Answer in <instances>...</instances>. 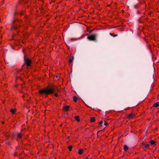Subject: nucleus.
<instances>
[{"instance_id": "obj_1", "label": "nucleus", "mask_w": 159, "mask_h": 159, "mask_svg": "<svg viewBox=\"0 0 159 159\" xmlns=\"http://www.w3.org/2000/svg\"><path fill=\"white\" fill-rule=\"evenodd\" d=\"M58 90L57 87L54 86H51L49 89L45 88L42 90H39V93L41 95L45 94L47 96L49 94L53 93L55 91H58Z\"/></svg>"}, {"instance_id": "obj_2", "label": "nucleus", "mask_w": 159, "mask_h": 159, "mask_svg": "<svg viewBox=\"0 0 159 159\" xmlns=\"http://www.w3.org/2000/svg\"><path fill=\"white\" fill-rule=\"evenodd\" d=\"M97 36V34H93L91 35L88 36L87 39L90 40L96 41V37Z\"/></svg>"}, {"instance_id": "obj_3", "label": "nucleus", "mask_w": 159, "mask_h": 159, "mask_svg": "<svg viewBox=\"0 0 159 159\" xmlns=\"http://www.w3.org/2000/svg\"><path fill=\"white\" fill-rule=\"evenodd\" d=\"M24 61L27 66H30L31 61V60H30L29 59L25 58Z\"/></svg>"}, {"instance_id": "obj_4", "label": "nucleus", "mask_w": 159, "mask_h": 159, "mask_svg": "<svg viewBox=\"0 0 159 159\" xmlns=\"http://www.w3.org/2000/svg\"><path fill=\"white\" fill-rule=\"evenodd\" d=\"M141 144L143 146V148H148L149 146L150 145V144L149 143H145L144 142H143Z\"/></svg>"}, {"instance_id": "obj_5", "label": "nucleus", "mask_w": 159, "mask_h": 159, "mask_svg": "<svg viewBox=\"0 0 159 159\" xmlns=\"http://www.w3.org/2000/svg\"><path fill=\"white\" fill-rule=\"evenodd\" d=\"M134 116V115L132 113H131L128 115V118H133Z\"/></svg>"}, {"instance_id": "obj_6", "label": "nucleus", "mask_w": 159, "mask_h": 159, "mask_svg": "<svg viewBox=\"0 0 159 159\" xmlns=\"http://www.w3.org/2000/svg\"><path fill=\"white\" fill-rule=\"evenodd\" d=\"M69 108V106H66L65 107H64L63 109L65 111H68Z\"/></svg>"}, {"instance_id": "obj_7", "label": "nucleus", "mask_w": 159, "mask_h": 159, "mask_svg": "<svg viewBox=\"0 0 159 159\" xmlns=\"http://www.w3.org/2000/svg\"><path fill=\"white\" fill-rule=\"evenodd\" d=\"M129 147L126 145H125L124 146V150L126 151L128 149Z\"/></svg>"}, {"instance_id": "obj_8", "label": "nucleus", "mask_w": 159, "mask_h": 159, "mask_svg": "<svg viewBox=\"0 0 159 159\" xmlns=\"http://www.w3.org/2000/svg\"><path fill=\"white\" fill-rule=\"evenodd\" d=\"M74 57L73 56H72L71 58H70L69 59V62L70 63L72 62L74 60Z\"/></svg>"}, {"instance_id": "obj_9", "label": "nucleus", "mask_w": 159, "mask_h": 159, "mask_svg": "<svg viewBox=\"0 0 159 159\" xmlns=\"http://www.w3.org/2000/svg\"><path fill=\"white\" fill-rule=\"evenodd\" d=\"M150 143L152 145H153L155 144L156 143V142L153 140H152L150 142Z\"/></svg>"}, {"instance_id": "obj_10", "label": "nucleus", "mask_w": 159, "mask_h": 159, "mask_svg": "<svg viewBox=\"0 0 159 159\" xmlns=\"http://www.w3.org/2000/svg\"><path fill=\"white\" fill-rule=\"evenodd\" d=\"M159 105V103L157 102L153 104V106L155 107H157Z\"/></svg>"}, {"instance_id": "obj_11", "label": "nucleus", "mask_w": 159, "mask_h": 159, "mask_svg": "<svg viewBox=\"0 0 159 159\" xmlns=\"http://www.w3.org/2000/svg\"><path fill=\"white\" fill-rule=\"evenodd\" d=\"M90 120L91 122H93L95 121V118L94 117H90Z\"/></svg>"}, {"instance_id": "obj_12", "label": "nucleus", "mask_w": 159, "mask_h": 159, "mask_svg": "<svg viewBox=\"0 0 159 159\" xmlns=\"http://www.w3.org/2000/svg\"><path fill=\"white\" fill-rule=\"evenodd\" d=\"M83 150L81 149H79V150L78 151V153L79 154H81L82 153V152H83Z\"/></svg>"}, {"instance_id": "obj_13", "label": "nucleus", "mask_w": 159, "mask_h": 159, "mask_svg": "<svg viewBox=\"0 0 159 159\" xmlns=\"http://www.w3.org/2000/svg\"><path fill=\"white\" fill-rule=\"evenodd\" d=\"M12 24L13 25V28L15 29H16L17 28V26H15V23H14V21H13L12 22Z\"/></svg>"}, {"instance_id": "obj_14", "label": "nucleus", "mask_w": 159, "mask_h": 159, "mask_svg": "<svg viewBox=\"0 0 159 159\" xmlns=\"http://www.w3.org/2000/svg\"><path fill=\"white\" fill-rule=\"evenodd\" d=\"M75 119L78 122L80 121L79 116H75Z\"/></svg>"}, {"instance_id": "obj_15", "label": "nucleus", "mask_w": 159, "mask_h": 159, "mask_svg": "<svg viewBox=\"0 0 159 159\" xmlns=\"http://www.w3.org/2000/svg\"><path fill=\"white\" fill-rule=\"evenodd\" d=\"M72 146H69L68 147V149H69V151H71L72 149Z\"/></svg>"}, {"instance_id": "obj_16", "label": "nucleus", "mask_w": 159, "mask_h": 159, "mask_svg": "<svg viewBox=\"0 0 159 159\" xmlns=\"http://www.w3.org/2000/svg\"><path fill=\"white\" fill-rule=\"evenodd\" d=\"M78 99V98L76 97H74V101L75 102H76L77 101Z\"/></svg>"}, {"instance_id": "obj_17", "label": "nucleus", "mask_w": 159, "mask_h": 159, "mask_svg": "<svg viewBox=\"0 0 159 159\" xmlns=\"http://www.w3.org/2000/svg\"><path fill=\"white\" fill-rule=\"evenodd\" d=\"M15 110H14L13 109H11V110L10 111L12 113V114H14L15 113Z\"/></svg>"}, {"instance_id": "obj_18", "label": "nucleus", "mask_w": 159, "mask_h": 159, "mask_svg": "<svg viewBox=\"0 0 159 159\" xmlns=\"http://www.w3.org/2000/svg\"><path fill=\"white\" fill-rule=\"evenodd\" d=\"M18 137L19 138H21V135L20 133H19L17 135Z\"/></svg>"}, {"instance_id": "obj_19", "label": "nucleus", "mask_w": 159, "mask_h": 159, "mask_svg": "<svg viewBox=\"0 0 159 159\" xmlns=\"http://www.w3.org/2000/svg\"><path fill=\"white\" fill-rule=\"evenodd\" d=\"M6 143L9 145H11L10 142L8 141H6Z\"/></svg>"}, {"instance_id": "obj_20", "label": "nucleus", "mask_w": 159, "mask_h": 159, "mask_svg": "<svg viewBox=\"0 0 159 159\" xmlns=\"http://www.w3.org/2000/svg\"><path fill=\"white\" fill-rule=\"evenodd\" d=\"M6 136L8 138L10 136V134L8 133H7L6 134Z\"/></svg>"}, {"instance_id": "obj_21", "label": "nucleus", "mask_w": 159, "mask_h": 159, "mask_svg": "<svg viewBox=\"0 0 159 159\" xmlns=\"http://www.w3.org/2000/svg\"><path fill=\"white\" fill-rule=\"evenodd\" d=\"M103 123V122L102 120H101L99 123V124L101 125Z\"/></svg>"}, {"instance_id": "obj_22", "label": "nucleus", "mask_w": 159, "mask_h": 159, "mask_svg": "<svg viewBox=\"0 0 159 159\" xmlns=\"http://www.w3.org/2000/svg\"><path fill=\"white\" fill-rule=\"evenodd\" d=\"M104 125H107L108 124L107 122H106V121H105Z\"/></svg>"}, {"instance_id": "obj_23", "label": "nucleus", "mask_w": 159, "mask_h": 159, "mask_svg": "<svg viewBox=\"0 0 159 159\" xmlns=\"http://www.w3.org/2000/svg\"><path fill=\"white\" fill-rule=\"evenodd\" d=\"M55 96H56V97H57V96H58V94L57 93H55Z\"/></svg>"}, {"instance_id": "obj_24", "label": "nucleus", "mask_w": 159, "mask_h": 159, "mask_svg": "<svg viewBox=\"0 0 159 159\" xmlns=\"http://www.w3.org/2000/svg\"><path fill=\"white\" fill-rule=\"evenodd\" d=\"M117 36V35H115H115H113V36L114 37H115Z\"/></svg>"}, {"instance_id": "obj_25", "label": "nucleus", "mask_w": 159, "mask_h": 159, "mask_svg": "<svg viewBox=\"0 0 159 159\" xmlns=\"http://www.w3.org/2000/svg\"><path fill=\"white\" fill-rule=\"evenodd\" d=\"M110 35H111V36H113V35L112 34H111V33H110Z\"/></svg>"}, {"instance_id": "obj_26", "label": "nucleus", "mask_w": 159, "mask_h": 159, "mask_svg": "<svg viewBox=\"0 0 159 159\" xmlns=\"http://www.w3.org/2000/svg\"><path fill=\"white\" fill-rule=\"evenodd\" d=\"M23 13H24V12H21V13H20V14L22 15L23 14Z\"/></svg>"}, {"instance_id": "obj_27", "label": "nucleus", "mask_w": 159, "mask_h": 159, "mask_svg": "<svg viewBox=\"0 0 159 159\" xmlns=\"http://www.w3.org/2000/svg\"><path fill=\"white\" fill-rule=\"evenodd\" d=\"M134 8H136H136H137V7H136V6H134Z\"/></svg>"}, {"instance_id": "obj_28", "label": "nucleus", "mask_w": 159, "mask_h": 159, "mask_svg": "<svg viewBox=\"0 0 159 159\" xmlns=\"http://www.w3.org/2000/svg\"><path fill=\"white\" fill-rule=\"evenodd\" d=\"M56 77L57 78L58 77V76L57 75H56Z\"/></svg>"}, {"instance_id": "obj_29", "label": "nucleus", "mask_w": 159, "mask_h": 159, "mask_svg": "<svg viewBox=\"0 0 159 159\" xmlns=\"http://www.w3.org/2000/svg\"><path fill=\"white\" fill-rule=\"evenodd\" d=\"M71 41H73V40L72 39H71Z\"/></svg>"}, {"instance_id": "obj_30", "label": "nucleus", "mask_w": 159, "mask_h": 159, "mask_svg": "<svg viewBox=\"0 0 159 159\" xmlns=\"http://www.w3.org/2000/svg\"><path fill=\"white\" fill-rule=\"evenodd\" d=\"M86 159H89L88 158H86Z\"/></svg>"}]
</instances>
